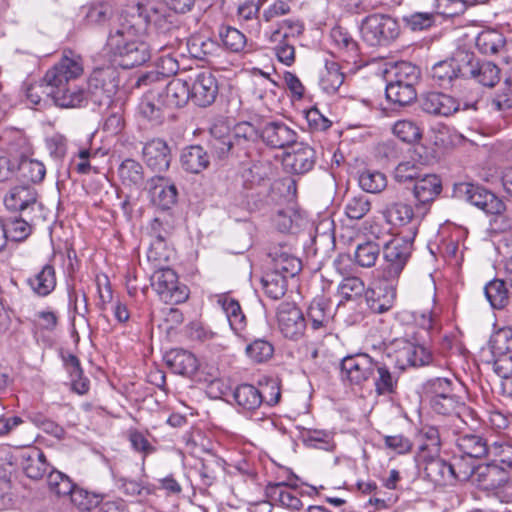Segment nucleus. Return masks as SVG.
Segmentation results:
<instances>
[{
    "mask_svg": "<svg viewBox=\"0 0 512 512\" xmlns=\"http://www.w3.org/2000/svg\"><path fill=\"white\" fill-rule=\"evenodd\" d=\"M344 82V73L338 62L326 60L324 70L321 72L319 85L327 94H335Z\"/></svg>",
    "mask_w": 512,
    "mask_h": 512,
    "instance_id": "obj_44",
    "label": "nucleus"
},
{
    "mask_svg": "<svg viewBox=\"0 0 512 512\" xmlns=\"http://www.w3.org/2000/svg\"><path fill=\"white\" fill-rule=\"evenodd\" d=\"M484 293L494 309H502L508 304V290L503 280L494 279L490 281L485 286Z\"/></svg>",
    "mask_w": 512,
    "mask_h": 512,
    "instance_id": "obj_54",
    "label": "nucleus"
},
{
    "mask_svg": "<svg viewBox=\"0 0 512 512\" xmlns=\"http://www.w3.org/2000/svg\"><path fill=\"white\" fill-rule=\"evenodd\" d=\"M382 215L387 223L393 226H405L414 218V211L410 204L403 201H391L386 203Z\"/></svg>",
    "mask_w": 512,
    "mask_h": 512,
    "instance_id": "obj_40",
    "label": "nucleus"
},
{
    "mask_svg": "<svg viewBox=\"0 0 512 512\" xmlns=\"http://www.w3.org/2000/svg\"><path fill=\"white\" fill-rule=\"evenodd\" d=\"M376 360L367 353L347 355L341 360V378L350 385L362 386L375 374Z\"/></svg>",
    "mask_w": 512,
    "mask_h": 512,
    "instance_id": "obj_10",
    "label": "nucleus"
},
{
    "mask_svg": "<svg viewBox=\"0 0 512 512\" xmlns=\"http://www.w3.org/2000/svg\"><path fill=\"white\" fill-rule=\"evenodd\" d=\"M84 74L83 57L73 50L65 49L58 62L48 69L43 77L45 89L69 85Z\"/></svg>",
    "mask_w": 512,
    "mask_h": 512,
    "instance_id": "obj_6",
    "label": "nucleus"
},
{
    "mask_svg": "<svg viewBox=\"0 0 512 512\" xmlns=\"http://www.w3.org/2000/svg\"><path fill=\"white\" fill-rule=\"evenodd\" d=\"M393 133L406 143H414L421 138V129L412 120H398L393 126Z\"/></svg>",
    "mask_w": 512,
    "mask_h": 512,
    "instance_id": "obj_62",
    "label": "nucleus"
},
{
    "mask_svg": "<svg viewBox=\"0 0 512 512\" xmlns=\"http://www.w3.org/2000/svg\"><path fill=\"white\" fill-rule=\"evenodd\" d=\"M415 235L416 230L414 229L410 236L395 237L385 243L383 247L384 263L380 270L382 279L394 283L399 281L400 275L411 256Z\"/></svg>",
    "mask_w": 512,
    "mask_h": 512,
    "instance_id": "obj_3",
    "label": "nucleus"
},
{
    "mask_svg": "<svg viewBox=\"0 0 512 512\" xmlns=\"http://www.w3.org/2000/svg\"><path fill=\"white\" fill-rule=\"evenodd\" d=\"M210 134V147L219 157H223L230 151L232 147L231 136L228 133V128L225 126H214L210 130Z\"/></svg>",
    "mask_w": 512,
    "mask_h": 512,
    "instance_id": "obj_59",
    "label": "nucleus"
},
{
    "mask_svg": "<svg viewBox=\"0 0 512 512\" xmlns=\"http://www.w3.org/2000/svg\"><path fill=\"white\" fill-rule=\"evenodd\" d=\"M63 362L71 380L72 390L79 395L86 394L89 390V380L83 377L79 359L73 354H68L63 357Z\"/></svg>",
    "mask_w": 512,
    "mask_h": 512,
    "instance_id": "obj_46",
    "label": "nucleus"
},
{
    "mask_svg": "<svg viewBox=\"0 0 512 512\" xmlns=\"http://www.w3.org/2000/svg\"><path fill=\"white\" fill-rule=\"evenodd\" d=\"M118 87V72L113 66L95 68L87 80L88 97L100 106L112 102Z\"/></svg>",
    "mask_w": 512,
    "mask_h": 512,
    "instance_id": "obj_7",
    "label": "nucleus"
},
{
    "mask_svg": "<svg viewBox=\"0 0 512 512\" xmlns=\"http://www.w3.org/2000/svg\"><path fill=\"white\" fill-rule=\"evenodd\" d=\"M268 256L272 262V271L285 277H294L301 270V261L293 256L286 246L270 248Z\"/></svg>",
    "mask_w": 512,
    "mask_h": 512,
    "instance_id": "obj_26",
    "label": "nucleus"
},
{
    "mask_svg": "<svg viewBox=\"0 0 512 512\" xmlns=\"http://www.w3.org/2000/svg\"><path fill=\"white\" fill-rule=\"evenodd\" d=\"M233 398L237 404L238 412L252 417L262 407L276 405L280 401L281 392L275 382L266 384L263 389L244 383L235 388Z\"/></svg>",
    "mask_w": 512,
    "mask_h": 512,
    "instance_id": "obj_2",
    "label": "nucleus"
},
{
    "mask_svg": "<svg viewBox=\"0 0 512 512\" xmlns=\"http://www.w3.org/2000/svg\"><path fill=\"white\" fill-rule=\"evenodd\" d=\"M463 62L462 77L471 78L486 87L495 86L500 80L499 67L490 61H478L472 53L460 51Z\"/></svg>",
    "mask_w": 512,
    "mask_h": 512,
    "instance_id": "obj_11",
    "label": "nucleus"
},
{
    "mask_svg": "<svg viewBox=\"0 0 512 512\" xmlns=\"http://www.w3.org/2000/svg\"><path fill=\"white\" fill-rule=\"evenodd\" d=\"M163 94L160 91L146 90L139 103V113L154 124H159L163 119Z\"/></svg>",
    "mask_w": 512,
    "mask_h": 512,
    "instance_id": "obj_38",
    "label": "nucleus"
},
{
    "mask_svg": "<svg viewBox=\"0 0 512 512\" xmlns=\"http://www.w3.org/2000/svg\"><path fill=\"white\" fill-rule=\"evenodd\" d=\"M106 47L125 69L144 64L150 59L151 51L164 48L155 43L148 44L137 34L135 26L127 23L110 30Z\"/></svg>",
    "mask_w": 512,
    "mask_h": 512,
    "instance_id": "obj_1",
    "label": "nucleus"
},
{
    "mask_svg": "<svg viewBox=\"0 0 512 512\" xmlns=\"http://www.w3.org/2000/svg\"><path fill=\"white\" fill-rule=\"evenodd\" d=\"M218 37L223 47L233 53L243 52L247 46L246 36L240 30L229 25L219 26Z\"/></svg>",
    "mask_w": 512,
    "mask_h": 512,
    "instance_id": "obj_47",
    "label": "nucleus"
},
{
    "mask_svg": "<svg viewBox=\"0 0 512 512\" xmlns=\"http://www.w3.org/2000/svg\"><path fill=\"white\" fill-rule=\"evenodd\" d=\"M490 440L473 431L457 432L455 446L458 451L469 458H486Z\"/></svg>",
    "mask_w": 512,
    "mask_h": 512,
    "instance_id": "obj_20",
    "label": "nucleus"
},
{
    "mask_svg": "<svg viewBox=\"0 0 512 512\" xmlns=\"http://www.w3.org/2000/svg\"><path fill=\"white\" fill-rule=\"evenodd\" d=\"M419 436L423 441L419 446V454L432 453L433 455H439L441 438L438 428L424 425L419 432Z\"/></svg>",
    "mask_w": 512,
    "mask_h": 512,
    "instance_id": "obj_57",
    "label": "nucleus"
},
{
    "mask_svg": "<svg viewBox=\"0 0 512 512\" xmlns=\"http://www.w3.org/2000/svg\"><path fill=\"white\" fill-rule=\"evenodd\" d=\"M463 62L460 51L452 58L435 63L430 71L432 79L441 87H448L453 80L462 77Z\"/></svg>",
    "mask_w": 512,
    "mask_h": 512,
    "instance_id": "obj_27",
    "label": "nucleus"
},
{
    "mask_svg": "<svg viewBox=\"0 0 512 512\" xmlns=\"http://www.w3.org/2000/svg\"><path fill=\"white\" fill-rule=\"evenodd\" d=\"M380 255V246L372 241H366L358 244L355 252L354 259L357 265L363 268L373 267Z\"/></svg>",
    "mask_w": 512,
    "mask_h": 512,
    "instance_id": "obj_55",
    "label": "nucleus"
},
{
    "mask_svg": "<svg viewBox=\"0 0 512 512\" xmlns=\"http://www.w3.org/2000/svg\"><path fill=\"white\" fill-rule=\"evenodd\" d=\"M425 477L435 484H445L453 479L466 480L473 472L471 468H462L460 464L448 463L432 453L418 454Z\"/></svg>",
    "mask_w": 512,
    "mask_h": 512,
    "instance_id": "obj_8",
    "label": "nucleus"
},
{
    "mask_svg": "<svg viewBox=\"0 0 512 512\" xmlns=\"http://www.w3.org/2000/svg\"><path fill=\"white\" fill-rule=\"evenodd\" d=\"M262 284L265 294L273 300H278L286 293L287 277L271 271L262 278Z\"/></svg>",
    "mask_w": 512,
    "mask_h": 512,
    "instance_id": "obj_56",
    "label": "nucleus"
},
{
    "mask_svg": "<svg viewBox=\"0 0 512 512\" xmlns=\"http://www.w3.org/2000/svg\"><path fill=\"white\" fill-rule=\"evenodd\" d=\"M163 105L167 108H180L187 104L190 96V83L174 78L167 83L162 91Z\"/></svg>",
    "mask_w": 512,
    "mask_h": 512,
    "instance_id": "obj_32",
    "label": "nucleus"
},
{
    "mask_svg": "<svg viewBox=\"0 0 512 512\" xmlns=\"http://www.w3.org/2000/svg\"><path fill=\"white\" fill-rule=\"evenodd\" d=\"M476 47L485 55H497L504 44V35L495 29L481 31L476 37Z\"/></svg>",
    "mask_w": 512,
    "mask_h": 512,
    "instance_id": "obj_49",
    "label": "nucleus"
},
{
    "mask_svg": "<svg viewBox=\"0 0 512 512\" xmlns=\"http://www.w3.org/2000/svg\"><path fill=\"white\" fill-rule=\"evenodd\" d=\"M385 94L389 101L400 106L412 103L417 97L415 86L399 84L397 81H389L387 83Z\"/></svg>",
    "mask_w": 512,
    "mask_h": 512,
    "instance_id": "obj_48",
    "label": "nucleus"
},
{
    "mask_svg": "<svg viewBox=\"0 0 512 512\" xmlns=\"http://www.w3.org/2000/svg\"><path fill=\"white\" fill-rule=\"evenodd\" d=\"M402 20L410 30L422 31L435 24L436 14L434 12H413L403 16Z\"/></svg>",
    "mask_w": 512,
    "mask_h": 512,
    "instance_id": "obj_64",
    "label": "nucleus"
},
{
    "mask_svg": "<svg viewBox=\"0 0 512 512\" xmlns=\"http://www.w3.org/2000/svg\"><path fill=\"white\" fill-rule=\"evenodd\" d=\"M330 38L342 61L357 62L359 58L358 43L346 29L339 26L334 27L330 32Z\"/></svg>",
    "mask_w": 512,
    "mask_h": 512,
    "instance_id": "obj_28",
    "label": "nucleus"
},
{
    "mask_svg": "<svg viewBox=\"0 0 512 512\" xmlns=\"http://www.w3.org/2000/svg\"><path fill=\"white\" fill-rule=\"evenodd\" d=\"M118 177L121 183L132 190L142 189L145 182L144 169L134 159H125L118 167Z\"/></svg>",
    "mask_w": 512,
    "mask_h": 512,
    "instance_id": "obj_37",
    "label": "nucleus"
},
{
    "mask_svg": "<svg viewBox=\"0 0 512 512\" xmlns=\"http://www.w3.org/2000/svg\"><path fill=\"white\" fill-rule=\"evenodd\" d=\"M5 207L13 212H19L34 221L36 212L42 211V203L38 201L36 189L29 185H16L9 189L4 196Z\"/></svg>",
    "mask_w": 512,
    "mask_h": 512,
    "instance_id": "obj_9",
    "label": "nucleus"
},
{
    "mask_svg": "<svg viewBox=\"0 0 512 512\" xmlns=\"http://www.w3.org/2000/svg\"><path fill=\"white\" fill-rule=\"evenodd\" d=\"M430 405L433 411L438 414L453 416L455 422L459 421L468 425L466 417L472 418V411L455 393L438 399H430Z\"/></svg>",
    "mask_w": 512,
    "mask_h": 512,
    "instance_id": "obj_25",
    "label": "nucleus"
},
{
    "mask_svg": "<svg viewBox=\"0 0 512 512\" xmlns=\"http://www.w3.org/2000/svg\"><path fill=\"white\" fill-rule=\"evenodd\" d=\"M27 283L36 295L40 297L48 296L56 287L55 268L50 264L44 265L37 273L27 279Z\"/></svg>",
    "mask_w": 512,
    "mask_h": 512,
    "instance_id": "obj_39",
    "label": "nucleus"
},
{
    "mask_svg": "<svg viewBox=\"0 0 512 512\" xmlns=\"http://www.w3.org/2000/svg\"><path fill=\"white\" fill-rule=\"evenodd\" d=\"M284 26H287L288 29H291L292 28L291 21L284 20L282 22L281 26L278 29H275L271 33L270 41L271 42H278V41L280 42L275 47L276 56L281 63L285 64L286 66H291L295 61V49H294V46H292L284 41L283 42L281 41L282 38L287 37V31L286 30L283 31Z\"/></svg>",
    "mask_w": 512,
    "mask_h": 512,
    "instance_id": "obj_45",
    "label": "nucleus"
},
{
    "mask_svg": "<svg viewBox=\"0 0 512 512\" xmlns=\"http://www.w3.org/2000/svg\"><path fill=\"white\" fill-rule=\"evenodd\" d=\"M362 39L372 47L388 46L400 34L396 19L387 14L374 13L366 16L360 27Z\"/></svg>",
    "mask_w": 512,
    "mask_h": 512,
    "instance_id": "obj_5",
    "label": "nucleus"
},
{
    "mask_svg": "<svg viewBox=\"0 0 512 512\" xmlns=\"http://www.w3.org/2000/svg\"><path fill=\"white\" fill-rule=\"evenodd\" d=\"M486 458L501 470L512 468V444L504 438L490 440Z\"/></svg>",
    "mask_w": 512,
    "mask_h": 512,
    "instance_id": "obj_41",
    "label": "nucleus"
},
{
    "mask_svg": "<svg viewBox=\"0 0 512 512\" xmlns=\"http://www.w3.org/2000/svg\"><path fill=\"white\" fill-rule=\"evenodd\" d=\"M422 110L431 115L448 117L459 109V103L452 96L441 92H428L422 95Z\"/></svg>",
    "mask_w": 512,
    "mask_h": 512,
    "instance_id": "obj_21",
    "label": "nucleus"
},
{
    "mask_svg": "<svg viewBox=\"0 0 512 512\" xmlns=\"http://www.w3.org/2000/svg\"><path fill=\"white\" fill-rule=\"evenodd\" d=\"M374 376V387L378 395H391L395 393L399 375L397 369L383 357L380 360H376Z\"/></svg>",
    "mask_w": 512,
    "mask_h": 512,
    "instance_id": "obj_24",
    "label": "nucleus"
},
{
    "mask_svg": "<svg viewBox=\"0 0 512 512\" xmlns=\"http://www.w3.org/2000/svg\"><path fill=\"white\" fill-rule=\"evenodd\" d=\"M142 155L148 167L155 172H164L170 166V149L167 143L161 139H153L145 143Z\"/></svg>",
    "mask_w": 512,
    "mask_h": 512,
    "instance_id": "obj_23",
    "label": "nucleus"
},
{
    "mask_svg": "<svg viewBox=\"0 0 512 512\" xmlns=\"http://www.w3.org/2000/svg\"><path fill=\"white\" fill-rule=\"evenodd\" d=\"M19 171L23 180L32 183H40L46 175V167L43 162L30 157H24L16 162V171Z\"/></svg>",
    "mask_w": 512,
    "mask_h": 512,
    "instance_id": "obj_50",
    "label": "nucleus"
},
{
    "mask_svg": "<svg viewBox=\"0 0 512 512\" xmlns=\"http://www.w3.org/2000/svg\"><path fill=\"white\" fill-rule=\"evenodd\" d=\"M46 95L61 108H81L87 105L89 99L82 87L72 86V84L47 88Z\"/></svg>",
    "mask_w": 512,
    "mask_h": 512,
    "instance_id": "obj_19",
    "label": "nucleus"
},
{
    "mask_svg": "<svg viewBox=\"0 0 512 512\" xmlns=\"http://www.w3.org/2000/svg\"><path fill=\"white\" fill-rule=\"evenodd\" d=\"M420 78L418 67L409 62L397 63L394 68V77L390 81H397L399 84L415 86Z\"/></svg>",
    "mask_w": 512,
    "mask_h": 512,
    "instance_id": "obj_63",
    "label": "nucleus"
},
{
    "mask_svg": "<svg viewBox=\"0 0 512 512\" xmlns=\"http://www.w3.org/2000/svg\"><path fill=\"white\" fill-rule=\"evenodd\" d=\"M260 138L273 149H284L296 144L298 133L282 120H269L260 127Z\"/></svg>",
    "mask_w": 512,
    "mask_h": 512,
    "instance_id": "obj_14",
    "label": "nucleus"
},
{
    "mask_svg": "<svg viewBox=\"0 0 512 512\" xmlns=\"http://www.w3.org/2000/svg\"><path fill=\"white\" fill-rule=\"evenodd\" d=\"M0 145L9 158L15 162L33 154V148L23 131L7 128L0 134Z\"/></svg>",
    "mask_w": 512,
    "mask_h": 512,
    "instance_id": "obj_18",
    "label": "nucleus"
},
{
    "mask_svg": "<svg viewBox=\"0 0 512 512\" xmlns=\"http://www.w3.org/2000/svg\"><path fill=\"white\" fill-rule=\"evenodd\" d=\"M284 486L297 487L296 484L290 482L270 483L266 487L267 497L272 502L278 503L289 510L300 511L303 508L302 501L291 492L284 490Z\"/></svg>",
    "mask_w": 512,
    "mask_h": 512,
    "instance_id": "obj_35",
    "label": "nucleus"
},
{
    "mask_svg": "<svg viewBox=\"0 0 512 512\" xmlns=\"http://www.w3.org/2000/svg\"><path fill=\"white\" fill-rule=\"evenodd\" d=\"M245 354L253 363H264L272 358L274 346L267 339L257 338L246 346Z\"/></svg>",
    "mask_w": 512,
    "mask_h": 512,
    "instance_id": "obj_53",
    "label": "nucleus"
},
{
    "mask_svg": "<svg viewBox=\"0 0 512 512\" xmlns=\"http://www.w3.org/2000/svg\"><path fill=\"white\" fill-rule=\"evenodd\" d=\"M397 286L398 282L387 281L379 276L376 287L366 294L369 309L378 314L389 311L396 301Z\"/></svg>",
    "mask_w": 512,
    "mask_h": 512,
    "instance_id": "obj_16",
    "label": "nucleus"
},
{
    "mask_svg": "<svg viewBox=\"0 0 512 512\" xmlns=\"http://www.w3.org/2000/svg\"><path fill=\"white\" fill-rule=\"evenodd\" d=\"M19 458L25 475L31 479H41L48 471L49 464L40 449L30 448L22 451Z\"/></svg>",
    "mask_w": 512,
    "mask_h": 512,
    "instance_id": "obj_31",
    "label": "nucleus"
},
{
    "mask_svg": "<svg viewBox=\"0 0 512 512\" xmlns=\"http://www.w3.org/2000/svg\"><path fill=\"white\" fill-rule=\"evenodd\" d=\"M315 163V151L306 144H300L292 153H287L283 164L290 172L304 174L309 172Z\"/></svg>",
    "mask_w": 512,
    "mask_h": 512,
    "instance_id": "obj_29",
    "label": "nucleus"
},
{
    "mask_svg": "<svg viewBox=\"0 0 512 512\" xmlns=\"http://www.w3.org/2000/svg\"><path fill=\"white\" fill-rule=\"evenodd\" d=\"M47 482L50 492L58 497L68 496L75 486L66 474L56 470L48 474Z\"/></svg>",
    "mask_w": 512,
    "mask_h": 512,
    "instance_id": "obj_61",
    "label": "nucleus"
},
{
    "mask_svg": "<svg viewBox=\"0 0 512 512\" xmlns=\"http://www.w3.org/2000/svg\"><path fill=\"white\" fill-rule=\"evenodd\" d=\"M153 286L166 303L179 304L188 298V288L179 284L178 276L170 268L161 269L154 274Z\"/></svg>",
    "mask_w": 512,
    "mask_h": 512,
    "instance_id": "obj_13",
    "label": "nucleus"
},
{
    "mask_svg": "<svg viewBox=\"0 0 512 512\" xmlns=\"http://www.w3.org/2000/svg\"><path fill=\"white\" fill-rule=\"evenodd\" d=\"M277 323L282 335L295 341L304 336L307 326L302 311L291 302H283L278 306Z\"/></svg>",
    "mask_w": 512,
    "mask_h": 512,
    "instance_id": "obj_12",
    "label": "nucleus"
},
{
    "mask_svg": "<svg viewBox=\"0 0 512 512\" xmlns=\"http://www.w3.org/2000/svg\"><path fill=\"white\" fill-rule=\"evenodd\" d=\"M358 183L363 191L376 194L387 187V178L380 171L365 169L360 172Z\"/></svg>",
    "mask_w": 512,
    "mask_h": 512,
    "instance_id": "obj_51",
    "label": "nucleus"
},
{
    "mask_svg": "<svg viewBox=\"0 0 512 512\" xmlns=\"http://www.w3.org/2000/svg\"><path fill=\"white\" fill-rule=\"evenodd\" d=\"M442 190L441 180L434 174H426L416 179L413 195L418 204H427L435 200Z\"/></svg>",
    "mask_w": 512,
    "mask_h": 512,
    "instance_id": "obj_36",
    "label": "nucleus"
},
{
    "mask_svg": "<svg viewBox=\"0 0 512 512\" xmlns=\"http://www.w3.org/2000/svg\"><path fill=\"white\" fill-rule=\"evenodd\" d=\"M217 303L225 313L231 330L237 336H241L246 328V317L239 302L226 294H221L217 298Z\"/></svg>",
    "mask_w": 512,
    "mask_h": 512,
    "instance_id": "obj_33",
    "label": "nucleus"
},
{
    "mask_svg": "<svg viewBox=\"0 0 512 512\" xmlns=\"http://www.w3.org/2000/svg\"><path fill=\"white\" fill-rule=\"evenodd\" d=\"M492 357H499L512 352V329L501 328L494 332L488 342Z\"/></svg>",
    "mask_w": 512,
    "mask_h": 512,
    "instance_id": "obj_52",
    "label": "nucleus"
},
{
    "mask_svg": "<svg viewBox=\"0 0 512 512\" xmlns=\"http://www.w3.org/2000/svg\"><path fill=\"white\" fill-rule=\"evenodd\" d=\"M382 356L400 373L407 367L429 365L433 360L431 351L425 346L406 339L396 340Z\"/></svg>",
    "mask_w": 512,
    "mask_h": 512,
    "instance_id": "obj_4",
    "label": "nucleus"
},
{
    "mask_svg": "<svg viewBox=\"0 0 512 512\" xmlns=\"http://www.w3.org/2000/svg\"><path fill=\"white\" fill-rule=\"evenodd\" d=\"M307 317L311 329L314 331L326 330L333 318L329 299L324 295L316 296L308 307Z\"/></svg>",
    "mask_w": 512,
    "mask_h": 512,
    "instance_id": "obj_30",
    "label": "nucleus"
},
{
    "mask_svg": "<svg viewBox=\"0 0 512 512\" xmlns=\"http://www.w3.org/2000/svg\"><path fill=\"white\" fill-rule=\"evenodd\" d=\"M180 160L184 170L195 174L207 168L210 162L207 152L199 145L185 148Z\"/></svg>",
    "mask_w": 512,
    "mask_h": 512,
    "instance_id": "obj_43",
    "label": "nucleus"
},
{
    "mask_svg": "<svg viewBox=\"0 0 512 512\" xmlns=\"http://www.w3.org/2000/svg\"><path fill=\"white\" fill-rule=\"evenodd\" d=\"M166 363L174 373L186 376L194 375L199 367L194 354L183 349H175L166 355Z\"/></svg>",
    "mask_w": 512,
    "mask_h": 512,
    "instance_id": "obj_34",
    "label": "nucleus"
},
{
    "mask_svg": "<svg viewBox=\"0 0 512 512\" xmlns=\"http://www.w3.org/2000/svg\"><path fill=\"white\" fill-rule=\"evenodd\" d=\"M463 468H471L473 472L470 476H475L479 485L485 490H494L503 482V477L499 465L489 462L486 465H480L477 468L474 466H464Z\"/></svg>",
    "mask_w": 512,
    "mask_h": 512,
    "instance_id": "obj_42",
    "label": "nucleus"
},
{
    "mask_svg": "<svg viewBox=\"0 0 512 512\" xmlns=\"http://www.w3.org/2000/svg\"><path fill=\"white\" fill-rule=\"evenodd\" d=\"M149 195L152 203L163 209H170L177 202V188L164 177H153L149 180Z\"/></svg>",
    "mask_w": 512,
    "mask_h": 512,
    "instance_id": "obj_22",
    "label": "nucleus"
},
{
    "mask_svg": "<svg viewBox=\"0 0 512 512\" xmlns=\"http://www.w3.org/2000/svg\"><path fill=\"white\" fill-rule=\"evenodd\" d=\"M30 220L25 218H10L5 226L6 242L11 241H22L26 239L31 233Z\"/></svg>",
    "mask_w": 512,
    "mask_h": 512,
    "instance_id": "obj_60",
    "label": "nucleus"
},
{
    "mask_svg": "<svg viewBox=\"0 0 512 512\" xmlns=\"http://www.w3.org/2000/svg\"><path fill=\"white\" fill-rule=\"evenodd\" d=\"M218 95V82L210 71L199 72L190 84V96L196 105L207 107Z\"/></svg>",
    "mask_w": 512,
    "mask_h": 512,
    "instance_id": "obj_17",
    "label": "nucleus"
},
{
    "mask_svg": "<svg viewBox=\"0 0 512 512\" xmlns=\"http://www.w3.org/2000/svg\"><path fill=\"white\" fill-rule=\"evenodd\" d=\"M370 210L371 201L364 194L348 197L344 208L345 215L351 220L362 219Z\"/></svg>",
    "mask_w": 512,
    "mask_h": 512,
    "instance_id": "obj_58",
    "label": "nucleus"
},
{
    "mask_svg": "<svg viewBox=\"0 0 512 512\" xmlns=\"http://www.w3.org/2000/svg\"><path fill=\"white\" fill-rule=\"evenodd\" d=\"M459 189L471 205L487 214H500L505 209L504 203L496 195L480 186L464 183L460 185Z\"/></svg>",
    "mask_w": 512,
    "mask_h": 512,
    "instance_id": "obj_15",
    "label": "nucleus"
}]
</instances>
